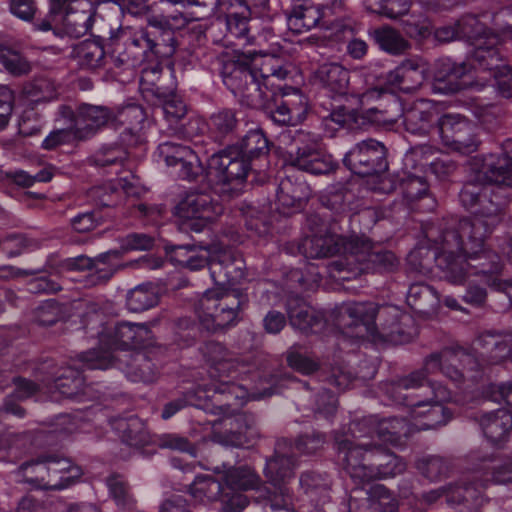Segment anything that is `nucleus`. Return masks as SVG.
<instances>
[{"label": "nucleus", "instance_id": "obj_1", "mask_svg": "<svg viewBox=\"0 0 512 512\" xmlns=\"http://www.w3.org/2000/svg\"><path fill=\"white\" fill-rule=\"evenodd\" d=\"M458 238L456 245L449 240L448 231H440L434 238L437 245L436 264L449 282L463 284L470 273L486 275L501 271L499 254L486 245L488 237H484L475 249H471L472 238L466 235Z\"/></svg>", "mask_w": 512, "mask_h": 512}, {"label": "nucleus", "instance_id": "obj_2", "mask_svg": "<svg viewBox=\"0 0 512 512\" xmlns=\"http://www.w3.org/2000/svg\"><path fill=\"white\" fill-rule=\"evenodd\" d=\"M335 445L343 455L344 469L356 483L394 477L403 473L406 464L380 445L356 444L346 434H335Z\"/></svg>", "mask_w": 512, "mask_h": 512}, {"label": "nucleus", "instance_id": "obj_3", "mask_svg": "<svg viewBox=\"0 0 512 512\" xmlns=\"http://www.w3.org/2000/svg\"><path fill=\"white\" fill-rule=\"evenodd\" d=\"M506 206V197L492 186L490 191L483 196L482 203L479 208H476V214L472 218L450 217L443 220L439 229L448 231L449 240L453 245H456L460 235L472 238L471 249H475L483 238L489 237L502 221Z\"/></svg>", "mask_w": 512, "mask_h": 512}, {"label": "nucleus", "instance_id": "obj_4", "mask_svg": "<svg viewBox=\"0 0 512 512\" xmlns=\"http://www.w3.org/2000/svg\"><path fill=\"white\" fill-rule=\"evenodd\" d=\"M451 356L447 350L427 356L421 369L412 371L395 382L392 388L394 400L408 407H421L425 405L423 399L430 396L435 401L449 400V390L437 382L428 380V377L437 374L442 361H449Z\"/></svg>", "mask_w": 512, "mask_h": 512}, {"label": "nucleus", "instance_id": "obj_5", "mask_svg": "<svg viewBox=\"0 0 512 512\" xmlns=\"http://www.w3.org/2000/svg\"><path fill=\"white\" fill-rule=\"evenodd\" d=\"M219 61L223 83L234 95L250 107H268L270 94L263 90L249 54H224Z\"/></svg>", "mask_w": 512, "mask_h": 512}, {"label": "nucleus", "instance_id": "obj_6", "mask_svg": "<svg viewBox=\"0 0 512 512\" xmlns=\"http://www.w3.org/2000/svg\"><path fill=\"white\" fill-rule=\"evenodd\" d=\"M150 329L144 323L118 322L113 328L100 335V342L109 346V350L91 349L78 355L83 369L105 370L113 365L111 349H130L143 345L150 337Z\"/></svg>", "mask_w": 512, "mask_h": 512}, {"label": "nucleus", "instance_id": "obj_7", "mask_svg": "<svg viewBox=\"0 0 512 512\" xmlns=\"http://www.w3.org/2000/svg\"><path fill=\"white\" fill-rule=\"evenodd\" d=\"M243 305L244 300L239 293L209 289L195 303L194 311L203 330L217 333L239 321Z\"/></svg>", "mask_w": 512, "mask_h": 512}, {"label": "nucleus", "instance_id": "obj_8", "mask_svg": "<svg viewBox=\"0 0 512 512\" xmlns=\"http://www.w3.org/2000/svg\"><path fill=\"white\" fill-rule=\"evenodd\" d=\"M286 164L311 174H328L337 163L321 145L318 135L304 130L295 131L287 150Z\"/></svg>", "mask_w": 512, "mask_h": 512}, {"label": "nucleus", "instance_id": "obj_9", "mask_svg": "<svg viewBox=\"0 0 512 512\" xmlns=\"http://www.w3.org/2000/svg\"><path fill=\"white\" fill-rule=\"evenodd\" d=\"M313 80L332 97L349 94L358 100L360 107L368 106L372 100L380 98L383 93L376 87L365 90L358 87L365 82L362 76H357L351 83L350 72L338 63L320 65L313 74Z\"/></svg>", "mask_w": 512, "mask_h": 512}, {"label": "nucleus", "instance_id": "obj_10", "mask_svg": "<svg viewBox=\"0 0 512 512\" xmlns=\"http://www.w3.org/2000/svg\"><path fill=\"white\" fill-rule=\"evenodd\" d=\"M160 15H153L147 19L150 31L141 29L132 36L126 38L132 57L138 65H141L147 58L149 52L163 56H172L177 47V41L174 36L175 30L179 28L169 27L168 25H154L153 19L160 18Z\"/></svg>", "mask_w": 512, "mask_h": 512}, {"label": "nucleus", "instance_id": "obj_11", "mask_svg": "<svg viewBox=\"0 0 512 512\" xmlns=\"http://www.w3.org/2000/svg\"><path fill=\"white\" fill-rule=\"evenodd\" d=\"M250 161L238 151L237 146L214 154L208 164L207 179L212 186H222L221 192H226V185L231 189L242 184L250 170Z\"/></svg>", "mask_w": 512, "mask_h": 512}, {"label": "nucleus", "instance_id": "obj_12", "mask_svg": "<svg viewBox=\"0 0 512 512\" xmlns=\"http://www.w3.org/2000/svg\"><path fill=\"white\" fill-rule=\"evenodd\" d=\"M436 131L445 147L461 154L477 151L481 143L477 126L458 113L440 115Z\"/></svg>", "mask_w": 512, "mask_h": 512}, {"label": "nucleus", "instance_id": "obj_13", "mask_svg": "<svg viewBox=\"0 0 512 512\" xmlns=\"http://www.w3.org/2000/svg\"><path fill=\"white\" fill-rule=\"evenodd\" d=\"M51 14H60L65 32L75 38L86 35L92 28L96 13L94 0H50Z\"/></svg>", "mask_w": 512, "mask_h": 512}, {"label": "nucleus", "instance_id": "obj_14", "mask_svg": "<svg viewBox=\"0 0 512 512\" xmlns=\"http://www.w3.org/2000/svg\"><path fill=\"white\" fill-rule=\"evenodd\" d=\"M351 431L354 438L377 436L384 442L400 445L415 431V427L413 422L410 424L403 418L377 420L375 416H369L353 423Z\"/></svg>", "mask_w": 512, "mask_h": 512}, {"label": "nucleus", "instance_id": "obj_15", "mask_svg": "<svg viewBox=\"0 0 512 512\" xmlns=\"http://www.w3.org/2000/svg\"><path fill=\"white\" fill-rule=\"evenodd\" d=\"M343 163L351 172L363 177L382 173L388 168L385 146L374 139L364 140L346 153Z\"/></svg>", "mask_w": 512, "mask_h": 512}, {"label": "nucleus", "instance_id": "obj_16", "mask_svg": "<svg viewBox=\"0 0 512 512\" xmlns=\"http://www.w3.org/2000/svg\"><path fill=\"white\" fill-rule=\"evenodd\" d=\"M347 266L358 264L359 271L392 272L399 265L398 258L391 251L376 249L367 239L354 237L348 243Z\"/></svg>", "mask_w": 512, "mask_h": 512}, {"label": "nucleus", "instance_id": "obj_17", "mask_svg": "<svg viewBox=\"0 0 512 512\" xmlns=\"http://www.w3.org/2000/svg\"><path fill=\"white\" fill-rule=\"evenodd\" d=\"M226 33L224 38L227 43L238 41L239 45L263 46L275 37L271 26L260 28L258 21H253L237 13L228 14L225 17Z\"/></svg>", "mask_w": 512, "mask_h": 512}, {"label": "nucleus", "instance_id": "obj_18", "mask_svg": "<svg viewBox=\"0 0 512 512\" xmlns=\"http://www.w3.org/2000/svg\"><path fill=\"white\" fill-rule=\"evenodd\" d=\"M177 215L183 219L200 220L195 230L200 231L207 223L214 221L223 212V206L217 197L208 192H190L176 207Z\"/></svg>", "mask_w": 512, "mask_h": 512}, {"label": "nucleus", "instance_id": "obj_19", "mask_svg": "<svg viewBox=\"0 0 512 512\" xmlns=\"http://www.w3.org/2000/svg\"><path fill=\"white\" fill-rule=\"evenodd\" d=\"M159 156L167 166L178 169V176L184 180H194L202 172L196 153L183 144L167 141L158 146Z\"/></svg>", "mask_w": 512, "mask_h": 512}, {"label": "nucleus", "instance_id": "obj_20", "mask_svg": "<svg viewBox=\"0 0 512 512\" xmlns=\"http://www.w3.org/2000/svg\"><path fill=\"white\" fill-rule=\"evenodd\" d=\"M112 109L104 105L81 103L73 116L77 140H86L104 127H111Z\"/></svg>", "mask_w": 512, "mask_h": 512}, {"label": "nucleus", "instance_id": "obj_21", "mask_svg": "<svg viewBox=\"0 0 512 512\" xmlns=\"http://www.w3.org/2000/svg\"><path fill=\"white\" fill-rule=\"evenodd\" d=\"M251 65L255 74L259 78L262 88L272 98L275 90L279 89L276 81L285 80L289 74L288 66L285 61L276 55H257L249 53Z\"/></svg>", "mask_w": 512, "mask_h": 512}, {"label": "nucleus", "instance_id": "obj_22", "mask_svg": "<svg viewBox=\"0 0 512 512\" xmlns=\"http://www.w3.org/2000/svg\"><path fill=\"white\" fill-rule=\"evenodd\" d=\"M352 240L353 238L347 239L337 234L324 232L305 237L300 245V250L307 258H324L343 254L347 265L349 257L347 246Z\"/></svg>", "mask_w": 512, "mask_h": 512}, {"label": "nucleus", "instance_id": "obj_23", "mask_svg": "<svg viewBox=\"0 0 512 512\" xmlns=\"http://www.w3.org/2000/svg\"><path fill=\"white\" fill-rule=\"evenodd\" d=\"M292 454V444L288 440L277 441L275 454L267 461L264 470L266 478L274 487L286 485L294 477L296 461Z\"/></svg>", "mask_w": 512, "mask_h": 512}, {"label": "nucleus", "instance_id": "obj_24", "mask_svg": "<svg viewBox=\"0 0 512 512\" xmlns=\"http://www.w3.org/2000/svg\"><path fill=\"white\" fill-rule=\"evenodd\" d=\"M471 66L465 62L456 63L450 59L438 61L434 74V87L443 93H456L467 88L471 81L466 80Z\"/></svg>", "mask_w": 512, "mask_h": 512}, {"label": "nucleus", "instance_id": "obj_25", "mask_svg": "<svg viewBox=\"0 0 512 512\" xmlns=\"http://www.w3.org/2000/svg\"><path fill=\"white\" fill-rule=\"evenodd\" d=\"M221 424L225 427L224 431L213 429V441L231 446H242L248 438L256 435L255 419L252 415L239 414L234 418L224 419Z\"/></svg>", "mask_w": 512, "mask_h": 512}, {"label": "nucleus", "instance_id": "obj_26", "mask_svg": "<svg viewBox=\"0 0 512 512\" xmlns=\"http://www.w3.org/2000/svg\"><path fill=\"white\" fill-rule=\"evenodd\" d=\"M440 114L428 102L420 101L403 113L405 130L417 136H428L437 130Z\"/></svg>", "mask_w": 512, "mask_h": 512}, {"label": "nucleus", "instance_id": "obj_27", "mask_svg": "<svg viewBox=\"0 0 512 512\" xmlns=\"http://www.w3.org/2000/svg\"><path fill=\"white\" fill-rule=\"evenodd\" d=\"M425 80L424 65L416 59H406L388 74V83L403 93H414Z\"/></svg>", "mask_w": 512, "mask_h": 512}, {"label": "nucleus", "instance_id": "obj_28", "mask_svg": "<svg viewBox=\"0 0 512 512\" xmlns=\"http://www.w3.org/2000/svg\"><path fill=\"white\" fill-rule=\"evenodd\" d=\"M309 196L310 190L305 182L286 177L280 181L276 193L278 210L285 215L300 211Z\"/></svg>", "mask_w": 512, "mask_h": 512}, {"label": "nucleus", "instance_id": "obj_29", "mask_svg": "<svg viewBox=\"0 0 512 512\" xmlns=\"http://www.w3.org/2000/svg\"><path fill=\"white\" fill-rule=\"evenodd\" d=\"M367 498L360 503L355 497H350L349 512H397L398 502L393 494L381 484L371 486Z\"/></svg>", "mask_w": 512, "mask_h": 512}, {"label": "nucleus", "instance_id": "obj_30", "mask_svg": "<svg viewBox=\"0 0 512 512\" xmlns=\"http://www.w3.org/2000/svg\"><path fill=\"white\" fill-rule=\"evenodd\" d=\"M423 400L425 405L410 407L415 430L435 429L445 425L452 418L450 409L441 404L443 401H435L431 396Z\"/></svg>", "mask_w": 512, "mask_h": 512}, {"label": "nucleus", "instance_id": "obj_31", "mask_svg": "<svg viewBox=\"0 0 512 512\" xmlns=\"http://www.w3.org/2000/svg\"><path fill=\"white\" fill-rule=\"evenodd\" d=\"M343 311L349 317L351 325L361 328V331L356 333L358 337H364L365 334L374 336L378 333L376 322L378 305L376 303H348L344 306Z\"/></svg>", "mask_w": 512, "mask_h": 512}, {"label": "nucleus", "instance_id": "obj_32", "mask_svg": "<svg viewBox=\"0 0 512 512\" xmlns=\"http://www.w3.org/2000/svg\"><path fill=\"white\" fill-rule=\"evenodd\" d=\"M188 6H195V11H178L171 13L163 11L160 18L153 19L154 25H168L173 28H184L190 21H201L211 12V0H184Z\"/></svg>", "mask_w": 512, "mask_h": 512}, {"label": "nucleus", "instance_id": "obj_33", "mask_svg": "<svg viewBox=\"0 0 512 512\" xmlns=\"http://www.w3.org/2000/svg\"><path fill=\"white\" fill-rule=\"evenodd\" d=\"M24 481L36 489L61 490V482L50 479V466L47 455H41L35 460L22 463L20 466Z\"/></svg>", "mask_w": 512, "mask_h": 512}, {"label": "nucleus", "instance_id": "obj_34", "mask_svg": "<svg viewBox=\"0 0 512 512\" xmlns=\"http://www.w3.org/2000/svg\"><path fill=\"white\" fill-rule=\"evenodd\" d=\"M500 39L496 34H490L486 40L477 43L472 53L474 61V68L491 71L494 77H497V73L502 68H506L502 65V56L497 47Z\"/></svg>", "mask_w": 512, "mask_h": 512}, {"label": "nucleus", "instance_id": "obj_35", "mask_svg": "<svg viewBox=\"0 0 512 512\" xmlns=\"http://www.w3.org/2000/svg\"><path fill=\"white\" fill-rule=\"evenodd\" d=\"M287 313L291 325L302 332H314L322 326L323 317L302 298L290 297L287 301Z\"/></svg>", "mask_w": 512, "mask_h": 512}, {"label": "nucleus", "instance_id": "obj_36", "mask_svg": "<svg viewBox=\"0 0 512 512\" xmlns=\"http://www.w3.org/2000/svg\"><path fill=\"white\" fill-rule=\"evenodd\" d=\"M202 353L206 361L220 373L230 374L246 366L243 360L235 357L225 346L216 341H209L202 347Z\"/></svg>", "mask_w": 512, "mask_h": 512}, {"label": "nucleus", "instance_id": "obj_37", "mask_svg": "<svg viewBox=\"0 0 512 512\" xmlns=\"http://www.w3.org/2000/svg\"><path fill=\"white\" fill-rule=\"evenodd\" d=\"M480 173L490 183L512 187V159L504 150L501 154L488 155Z\"/></svg>", "mask_w": 512, "mask_h": 512}, {"label": "nucleus", "instance_id": "obj_38", "mask_svg": "<svg viewBox=\"0 0 512 512\" xmlns=\"http://www.w3.org/2000/svg\"><path fill=\"white\" fill-rule=\"evenodd\" d=\"M480 425L485 437L491 443L499 444L512 428V414L505 409L487 413L481 417Z\"/></svg>", "mask_w": 512, "mask_h": 512}, {"label": "nucleus", "instance_id": "obj_39", "mask_svg": "<svg viewBox=\"0 0 512 512\" xmlns=\"http://www.w3.org/2000/svg\"><path fill=\"white\" fill-rule=\"evenodd\" d=\"M321 19L322 11L319 7L303 3L287 13V26L292 33L303 34L316 27Z\"/></svg>", "mask_w": 512, "mask_h": 512}, {"label": "nucleus", "instance_id": "obj_40", "mask_svg": "<svg viewBox=\"0 0 512 512\" xmlns=\"http://www.w3.org/2000/svg\"><path fill=\"white\" fill-rule=\"evenodd\" d=\"M478 474L479 473L475 471L467 481L461 484L446 486V503L449 505H458L469 500L477 502L486 488V484L481 483Z\"/></svg>", "mask_w": 512, "mask_h": 512}, {"label": "nucleus", "instance_id": "obj_41", "mask_svg": "<svg viewBox=\"0 0 512 512\" xmlns=\"http://www.w3.org/2000/svg\"><path fill=\"white\" fill-rule=\"evenodd\" d=\"M120 257L121 252L118 250L103 253L96 258L82 255L73 260V266L77 269H95V275H92V277H96L97 280H92V283L97 284L106 282L112 277L116 269L109 263V260L111 258L119 259Z\"/></svg>", "mask_w": 512, "mask_h": 512}, {"label": "nucleus", "instance_id": "obj_42", "mask_svg": "<svg viewBox=\"0 0 512 512\" xmlns=\"http://www.w3.org/2000/svg\"><path fill=\"white\" fill-rule=\"evenodd\" d=\"M439 296L433 287L424 283H414L407 293V304L416 312L434 313L439 306Z\"/></svg>", "mask_w": 512, "mask_h": 512}, {"label": "nucleus", "instance_id": "obj_43", "mask_svg": "<svg viewBox=\"0 0 512 512\" xmlns=\"http://www.w3.org/2000/svg\"><path fill=\"white\" fill-rule=\"evenodd\" d=\"M114 425L122 441L127 445L140 447L150 442L146 425L137 416L118 419L115 421Z\"/></svg>", "mask_w": 512, "mask_h": 512}, {"label": "nucleus", "instance_id": "obj_44", "mask_svg": "<svg viewBox=\"0 0 512 512\" xmlns=\"http://www.w3.org/2000/svg\"><path fill=\"white\" fill-rule=\"evenodd\" d=\"M400 189L404 200L411 208L416 210H424L423 207L418 204L422 200L429 201L432 205H429L428 209H432L434 200L427 194L428 184L423 177L408 175L400 181Z\"/></svg>", "mask_w": 512, "mask_h": 512}, {"label": "nucleus", "instance_id": "obj_45", "mask_svg": "<svg viewBox=\"0 0 512 512\" xmlns=\"http://www.w3.org/2000/svg\"><path fill=\"white\" fill-rule=\"evenodd\" d=\"M370 36L381 50L391 55L404 54L410 48L401 33L390 26L378 27L370 32Z\"/></svg>", "mask_w": 512, "mask_h": 512}, {"label": "nucleus", "instance_id": "obj_46", "mask_svg": "<svg viewBox=\"0 0 512 512\" xmlns=\"http://www.w3.org/2000/svg\"><path fill=\"white\" fill-rule=\"evenodd\" d=\"M481 483H485L486 487L489 483L508 484L512 483V459L484 460L481 468L477 470Z\"/></svg>", "mask_w": 512, "mask_h": 512}, {"label": "nucleus", "instance_id": "obj_47", "mask_svg": "<svg viewBox=\"0 0 512 512\" xmlns=\"http://www.w3.org/2000/svg\"><path fill=\"white\" fill-rule=\"evenodd\" d=\"M109 495L119 510L132 511L136 507V499L126 478L120 474H112L106 479Z\"/></svg>", "mask_w": 512, "mask_h": 512}, {"label": "nucleus", "instance_id": "obj_48", "mask_svg": "<svg viewBox=\"0 0 512 512\" xmlns=\"http://www.w3.org/2000/svg\"><path fill=\"white\" fill-rule=\"evenodd\" d=\"M223 473L225 484L231 490H256L261 485V478L249 466L228 467Z\"/></svg>", "mask_w": 512, "mask_h": 512}, {"label": "nucleus", "instance_id": "obj_49", "mask_svg": "<svg viewBox=\"0 0 512 512\" xmlns=\"http://www.w3.org/2000/svg\"><path fill=\"white\" fill-rule=\"evenodd\" d=\"M159 100L162 102V112L164 117L166 121L171 125L169 128L171 134L180 137L189 136V133L185 130L184 125H178V123L187 114V106L183 100L176 95L169 96L167 94L165 97H162V99Z\"/></svg>", "mask_w": 512, "mask_h": 512}, {"label": "nucleus", "instance_id": "obj_50", "mask_svg": "<svg viewBox=\"0 0 512 512\" xmlns=\"http://www.w3.org/2000/svg\"><path fill=\"white\" fill-rule=\"evenodd\" d=\"M145 120V113L142 107L136 104L121 107L116 111L112 110L111 127L114 129L123 128V133L134 135L138 126Z\"/></svg>", "mask_w": 512, "mask_h": 512}, {"label": "nucleus", "instance_id": "obj_51", "mask_svg": "<svg viewBox=\"0 0 512 512\" xmlns=\"http://www.w3.org/2000/svg\"><path fill=\"white\" fill-rule=\"evenodd\" d=\"M189 493L199 503H209L221 499L223 488L219 481L210 475L196 476L189 487Z\"/></svg>", "mask_w": 512, "mask_h": 512}, {"label": "nucleus", "instance_id": "obj_52", "mask_svg": "<svg viewBox=\"0 0 512 512\" xmlns=\"http://www.w3.org/2000/svg\"><path fill=\"white\" fill-rule=\"evenodd\" d=\"M129 158L128 150L118 143L103 145L88 158V162L96 167L123 166Z\"/></svg>", "mask_w": 512, "mask_h": 512}, {"label": "nucleus", "instance_id": "obj_53", "mask_svg": "<svg viewBox=\"0 0 512 512\" xmlns=\"http://www.w3.org/2000/svg\"><path fill=\"white\" fill-rule=\"evenodd\" d=\"M159 295L152 285H139L130 290L126 297L127 308L132 312H142L158 304Z\"/></svg>", "mask_w": 512, "mask_h": 512}, {"label": "nucleus", "instance_id": "obj_54", "mask_svg": "<svg viewBox=\"0 0 512 512\" xmlns=\"http://www.w3.org/2000/svg\"><path fill=\"white\" fill-rule=\"evenodd\" d=\"M482 176L479 173L475 180L466 182L459 193L460 202L466 209L472 211L473 215L476 214V208L480 207L483 196L492 188V185L481 181Z\"/></svg>", "mask_w": 512, "mask_h": 512}, {"label": "nucleus", "instance_id": "obj_55", "mask_svg": "<svg viewBox=\"0 0 512 512\" xmlns=\"http://www.w3.org/2000/svg\"><path fill=\"white\" fill-rule=\"evenodd\" d=\"M126 374L134 382H153L157 377V371L152 361L145 354L137 352L132 355L126 365Z\"/></svg>", "mask_w": 512, "mask_h": 512}, {"label": "nucleus", "instance_id": "obj_56", "mask_svg": "<svg viewBox=\"0 0 512 512\" xmlns=\"http://www.w3.org/2000/svg\"><path fill=\"white\" fill-rule=\"evenodd\" d=\"M237 148L251 161L268 154L269 142L262 130L254 129L244 136Z\"/></svg>", "mask_w": 512, "mask_h": 512}, {"label": "nucleus", "instance_id": "obj_57", "mask_svg": "<svg viewBox=\"0 0 512 512\" xmlns=\"http://www.w3.org/2000/svg\"><path fill=\"white\" fill-rule=\"evenodd\" d=\"M56 389L66 397H75L84 393V378L78 369L67 367L55 379Z\"/></svg>", "mask_w": 512, "mask_h": 512}, {"label": "nucleus", "instance_id": "obj_58", "mask_svg": "<svg viewBox=\"0 0 512 512\" xmlns=\"http://www.w3.org/2000/svg\"><path fill=\"white\" fill-rule=\"evenodd\" d=\"M459 39H465L476 45L484 40L491 32L483 23L474 16H466L458 21Z\"/></svg>", "mask_w": 512, "mask_h": 512}, {"label": "nucleus", "instance_id": "obj_59", "mask_svg": "<svg viewBox=\"0 0 512 512\" xmlns=\"http://www.w3.org/2000/svg\"><path fill=\"white\" fill-rule=\"evenodd\" d=\"M77 56L81 65L95 69L103 65L105 51L101 43L96 40H85L77 47Z\"/></svg>", "mask_w": 512, "mask_h": 512}, {"label": "nucleus", "instance_id": "obj_60", "mask_svg": "<svg viewBox=\"0 0 512 512\" xmlns=\"http://www.w3.org/2000/svg\"><path fill=\"white\" fill-rule=\"evenodd\" d=\"M120 34V37L111 36L109 38L111 46L109 55L112 62L116 67L135 68L139 66L135 60H131L132 52H130L131 50L125 39L126 33L121 31Z\"/></svg>", "mask_w": 512, "mask_h": 512}, {"label": "nucleus", "instance_id": "obj_61", "mask_svg": "<svg viewBox=\"0 0 512 512\" xmlns=\"http://www.w3.org/2000/svg\"><path fill=\"white\" fill-rule=\"evenodd\" d=\"M140 90L148 97L155 96L158 99L165 97L167 91L162 83L161 69L158 67L146 68L140 77Z\"/></svg>", "mask_w": 512, "mask_h": 512}, {"label": "nucleus", "instance_id": "obj_62", "mask_svg": "<svg viewBox=\"0 0 512 512\" xmlns=\"http://www.w3.org/2000/svg\"><path fill=\"white\" fill-rule=\"evenodd\" d=\"M23 93L35 103L49 102L56 96L54 84L46 78H37L26 84Z\"/></svg>", "mask_w": 512, "mask_h": 512}, {"label": "nucleus", "instance_id": "obj_63", "mask_svg": "<svg viewBox=\"0 0 512 512\" xmlns=\"http://www.w3.org/2000/svg\"><path fill=\"white\" fill-rule=\"evenodd\" d=\"M400 318L401 312L397 307L391 305H378V311L376 314L378 332L380 331L381 333H386L388 335L398 333Z\"/></svg>", "mask_w": 512, "mask_h": 512}, {"label": "nucleus", "instance_id": "obj_64", "mask_svg": "<svg viewBox=\"0 0 512 512\" xmlns=\"http://www.w3.org/2000/svg\"><path fill=\"white\" fill-rule=\"evenodd\" d=\"M89 195L98 205L103 207H113L121 201V191L114 182L91 188Z\"/></svg>", "mask_w": 512, "mask_h": 512}]
</instances>
